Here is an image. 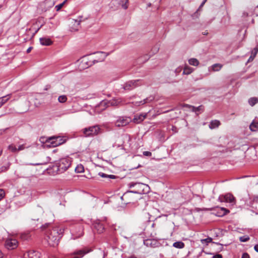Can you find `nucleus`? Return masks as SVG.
I'll return each instance as SVG.
<instances>
[{
	"instance_id": "obj_38",
	"label": "nucleus",
	"mask_w": 258,
	"mask_h": 258,
	"mask_svg": "<svg viewBox=\"0 0 258 258\" xmlns=\"http://www.w3.org/2000/svg\"><path fill=\"white\" fill-rule=\"evenodd\" d=\"M9 168V165L3 166L0 168V173L7 171Z\"/></svg>"
},
{
	"instance_id": "obj_9",
	"label": "nucleus",
	"mask_w": 258,
	"mask_h": 258,
	"mask_svg": "<svg viewBox=\"0 0 258 258\" xmlns=\"http://www.w3.org/2000/svg\"><path fill=\"white\" fill-rule=\"evenodd\" d=\"M140 82V80L128 81L124 85L123 89L125 90H131L140 86L141 85V84H139Z\"/></svg>"
},
{
	"instance_id": "obj_58",
	"label": "nucleus",
	"mask_w": 258,
	"mask_h": 258,
	"mask_svg": "<svg viewBox=\"0 0 258 258\" xmlns=\"http://www.w3.org/2000/svg\"><path fill=\"white\" fill-rule=\"evenodd\" d=\"M207 34H208V32H205L203 33L204 35H207Z\"/></svg>"
},
{
	"instance_id": "obj_8",
	"label": "nucleus",
	"mask_w": 258,
	"mask_h": 258,
	"mask_svg": "<svg viewBox=\"0 0 258 258\" xmlns=\"http://www.w3.org/2000/svg\"><path fill=\"white\" fill-rule=\"evenodd\" d=\"M131 121V118L126 116H119L115 122L116 126L120 127L127 125Z\"/></svg>"
},
{
	"instance_id": "obj_1",
	"label": "nucleus",
	"mask_w": 258,
	"mask_h": 258,
	"mask_svg": "<svg viewBox=\"0 0 258 258\" xmlns=\"http://www.w3.org/2000/svg\"><path fill=\"white\" fill-rule=\"evenodd\" d=\"M63 231L58 227H53L48 229L45 234V239L47 241L48 244L51 246H55L57 245Z\"/></svg>"
},
{
	"instance_id": "obj_13",
	"label": "nucleus",
	"mask_w": 258,
	"mask_h": 258,
	"mask_svg": "<svg viewBox=\"0 0 258 258\" xmlns=\"http://www.w3.org/2000/svg\"><path fill=\"white\" fill-rule=\"evenodd\" d=\"M40 255L39 252L31 250L24 254V258H40Z\"/></svg>"
},
{
	"instance_id": "obj_19",
	"label": "nucleus",
	"mask_w": 258,
	"mask_h": 258,
	"mask_svg": "<svg viewBox=\"0 0 258 258\" xmlns=\"http://www.w3.org/2000/svg\"><path fill=\"white\" fill-rule=\"evenodd\" d=\"M220 125V121L218 120H212L209 125V128L211 129H214L218 127Z\"/></svg>"
},
{
	"instance_id": "obj_49",
	"label": "nucleus",
	"mask_w": 258,
	"mask_h": 258,
	"mask_svg": "<svg viewBox=\"0 0 258 258\" xmlns=\"http://www.w3.org/2000/svg\"><path fill=\"white\" fill-rule=\"evenodd\" d=\"M82 18V17H80L79 18V20H75V23H77V25H79L80 23L82 21V20H81Z\"/></svg>"
},
{
	"instance_id": "obj_50",
	"label": "nucleus",
	"mask_w": 258,
	"mask_h": 258,
	"mask_svg": "<svg viewBox=\"0 0 258 258\" xmlns=\"http://www.w3.org/2000/svg\"><path fill=\"white\" fill-rule=\"evenodd\" d=\"M254 57H253V56H252L251 55H250V56L249 57L247 61L248 62H250V61H252L254 59Z\"/></svg>"
},
{
	"instance_id": "obj_25",
	"label": "nucleus",
	"mask_w": 258,
	"mask_h": 258,
	"mask_svg": "<svg viewBox=\"0 0 258 258\" xmlns=\"http://www.w3.org/2000/svg\"><path fill=\"white\" fill-rule=\"evenodd\" d=\"M258 102V99L256 97H251L248 100L249 104L253 106Z\"/></svg>"
},
{
	"instance_id": "obj_59",
	"label": "nucleus",
	"mask_w": 258,
	"mask_h": 258,
	"mask_svg": "<svg viewBox=\"0 0 258 258\" xmlns=\"http://www.w3.org/2000/svg\"><path fill=\"white\" fill-rule=\"evenodd\" d=\"M154 225H155V224H154V223H153V224H152V227H154Z\"/></svg>"
},
{
	"instance_id": "obj_18",
	"label": "nucleus",
	"mask_w": 258,
	"mask_h": 258,
	"mask_svg": "<svg viewBox=\"0 0 258 258\" xmlns=\"http://www.w3.org/2000/svg\"><path fill=\"white\" fill-rule=\"evenodd\" d=\"M154 100V97L152 96H151L147 98L140 101L139 102H136V104L138 105H143L145 103L150 102Z\"/></svg>"
},
{
	"instance_id": "obj_37",
	"label": "nucleus",
	"mask_w": 258,
	"mask_h": 258,
	"mask_svg": "<svg viewBox=\"0 0 258 258\" xmlns=\"http://www.w3.org/2000/svg\"><path fill=\"white\" fill-rule=\"evenodd\" d=\"M212 238L211 237H208V238H207L205 239H201V241L202 243H204L205 242L207 244L212 242Z\"/></svg>"
},
{
	"instance_id": "obj_33",
	"label": "nucleus",
	"mask_w": 258,
	"mask_h": 258,
	"mask_svg": "<svg viewBox=\"0 0 258 258\" xmlns=\"http://www.w3.org/2000/svg\"><path fill=\"white\" fill-rule=\"evenodd\" d=\"M128 0H121L120 4L121 5L122 8L124 10H126L128 8Z\"/></svg>"
},
{
	"instance_id": "obj_12",
	"label": "nucleus",
	"mask_w": 258,
	"mask_h": 258,
	"mask_svg": "<svg viewBox=\"0 0 258 258\" xmlns=\"http://www.w3.org/2000/svg\"><path fill=\"white\" fill-rule=\"evenodd\" d=\"M219 200L221 202H228L230 203H235V198L231 194H227L224 196H220L219 197Z\"/></svg>"
},
{
	"instance_id": "obj_22",
	"label": "nucleus",
	"mask_w": 258,
	"mask_h": 258,
	"mask_svg": "<svg viewBox=\"0 0 258 258\" xmlns=\"http://www.w3.org/2000/svg\"><path fill=\"white\" fill-rule=\"evenodd\" d=\"M144 243L147 246H150L152 247L156 244V241L152 239H146L144 240Z\"/></svg>"
},
{
	"instance_id": "obj_30",
	"label": "nucleus",
	"mask_w": 258,
	"mask_h": 258,
	"mask_svg": "<svg viewBox=\"0 0 258 258\" xmlns=\"http://www.w3.org/2000/svg\"><path fill=\"white\" fill-rule=\"evenodd\" d=\"M249 127L252 131H256L258 130V122H252Z\"/></svg>"
},
{
	"instance_id": "obj_48",
	"label": "nucleus",
	"mask_w": 258,
	"mask_h": 258,
	"mask_svg": "<svg viewBox=\"0 0 258 258\" xmlns=\"http://www.w3.org/2000/svg\"><path fill=\"white\" fill-rule=\"evenodd\" d=\"M171 130L174 133H176L177 132V128L175 126H172Z\"/></svg>"
},
{
	"instance_id": "obj_3",
	"label": "nucleus",
	"mask_w": 258,
	"mask_h": 258,
	"mask_svg": "<svg viewBox=\"0 0 258 258\" xmlns=\"http://www.w3.org/2000/svg\"><path fill=\"white\" fill-rule=\"evenodd\" d=\"M128 185L130 188H134V189L132 190L133 193L140 195L147 193L150 188L147 184L140 182H132L129 183Z\"/></svg>"
},
{
	"instance_id": "obj_28",
	"label": "nucleus",
	"mask_w": 258,
	"mask_h": 258,
	"mask_svg": "<svg viewBox=\"0 0 258 258\" xmlns=\"http://www.w3.org/2000/svg\"><path fill=\"white\" fill-rule=\"evenodd\" d=\"M211 67L213 71H219L221 69L222 65L220 63H215L212 65Z\"/></svg>"
},
{
	"instance_id": "obj_23",
	"label": "nucleus",
	"mask_w": 258,
	"mask_h": 258,
	"mask_svg": "<svg viewBox=\"0 0 258 258\" xmlns=\"http://www.w3.org/2000/svg\"><path fill=\"white\" fill-rule=\"evenodd\" d=\"M188 63L189 64L194 66H198L199 64V60L195 58H190L188 60Z\"/></svg>"
},
{
	"instance_id": "obj_11",
	"label": "nucleus",
	"mask_w": 258,
	"mask_h": 258,
	"mask_svg": "<svg viewBox=\"0 0 258 258\" xmlns=\"http://www.w3.org/2000/svg\"><path fill=\"white\" fill-rule=\"evenodd\" d=\"M93 228L96 230L98 233H102L105 230V226L104 223L100 220H96L93 224Z\"/></svg>"
},
{
	"instance_id": "obj_34",
	"label": "nucleus",
	"mask_w": 258,
	"mask_h": 258,
	"mask_svg": "<svg viewBox=\"0 0 258 258\" xmlns=\"http://www.w3.org/2000/svg\"><path fill=\"white\" fill-rule=\"evenodd\" d=\"M192 108L193 111L198 112L200 111H203L204 107L203 105H200L198 107L192 106Z\"/></svg>"
},
{
	"instance_id": "obj_39",
	"label": "nucleus",
	"mask_w": 258,
	"mask_h": 258,
	"mask_svg": "<svg viewBox=\"0 0 258 258\" xmlns=\"http://www.w3.org/2000/svg\"><path fill=\"white\" fill-rule=\"evenodd\" d=\"M257 52H258V48L257 47H255L252 50V51L251 52V55L252 56H253L254 57H255L256 54L257 53Z\"/></svg>"
},
{
	"instance_id": "obj_31",
	"label": "nucleus",
	"mask_w": 258,
	"mask_h": 258,
	"mask_svg": "<svg viewBox=\"0 0 258 258\" xmlns=\"http://www.w3.org/2000/svg\"><path fill=\"white\" fill-rule=\"evenodd\" d=\"M50 160V158L49 157H46V161H45L44 162L37 163H30V164H28V165H33V166H38V165H44V164H46L48 162H49Z\"/></svg>"
},
{
	"instance_id": "obj_36",
	"label": "nucleus",
	"mask_w": 258,
	"mask_h": 258,
	"mask_svg": "<svg viewBox=\"0 0 258 258\" xmlns=\"http://www.w3.org/2000/svg\"><path fill=\"white\" fill-rule=\"evenodd\" d=\"M159 47L158 45H155L152 48L151 53H152V54H155L158 52V51H159Z\"/></svg>"
},
{
	"instance_id": "obj_16",
	"label": "nucleus",
	"mask_w": 258,
	"mask_h": 258,
	"mask_svg": "<svg viewBox=\"0 0 258 258\" xmlns=\"http://www.w3.org/2000/svg\"><path fill=\"white\" fill-rule=\"evenodd\" d=\"M40 42L41 45L49 46L52 43V41L48 38L42 37L40 38Z\"/></svg>"
},
{
	"instance_id": "obj_60",
	"label": "nucleus",
	"mask_w": 258,
	"mask_h": 258,
	"mask_svg": "<svg viewBox=\"0 0 258 258\" xmlns=\"http://www.w3.org/2000/svg\"><path fill=\"white\" fill-rule=\"evenodd\" d=\"M128 258H137L136 257H135V256H131V257H130Z\"/></svg>"
},
{
	"instance_id": "obj_45",
	"label": "nucleus",
	"mask_w": 258,
	"mask_h": 258,
	"mask_svg": "<svg viewBox=\"0 0 258 258\" xmlns=\"http://www.w3.org/2000/svg\"><path fill=\"white\" fill-rule=\"evenodd\" d=\"M143 155L146 156H151L152 155V153L149 151H144L143 152Z\"/></svg>"
},
{
	"instance_id": "obj_43",
	"label": "nucleus",
	"mask_w": 258,
	"mask_h": 258,
	"mask_svg": "<svg viewBox=\"0 0 258 258\" xmlns=\"http://www.w3.org/2000/svg\"><path fill=\"white\" fill-rule=\"evenodd\" d=\"M252 202L258 203V196H253L252 197Z\"/></svg>"
},
{
	"instance_id": "obj_51",
	"label": "nucleus",
	"mask_w": 258,
	"mask_h": 258,
	"mask_svg": "<svg viewBox=\"0 0 258 258\" xmlns=\"http://www.w3.org/2000/svg\"><path fill=\"white\" fill-rule=\"evenodd\" d=\"M79 229L81 231V233L78 236V237H80L81 236H82L83 235V231H82V227L81 226H79Z\"/></svg>"
},
{
	"instance_id": "obj_14",
	"label": "nucleus",
	"mask_w": 258,
	"mask_h": 258,
	"mask_svg": "<svg viewBox=\"0 0 258 258\" xmlns=\"http://www.w3.org/2000/svg\"><path fill=\"white\" fill-rule=\"evenodd\" d=\"M96 59L93 60V63H95V62H101L103 61L105 58L108 56L109 54L108 53H106L103 51H100L96 53Z\"/></svg>"
},
{
	"instance_id": "obj_17",
	"label": "nucleus",
	"mask_w": 258,
	"mask_h": 258,
	"mask_svg": "<svg viewBox=\"0 0 258 258\" xmlns=\"http://www.w3.org/2000/svg\"><path fill=\"white\" fill-rule=\"evenodd\" d=\"M146 117V115L141 114H137L135 115L134 118V121L135 123H139L142 121Z\"/></svg>"
},
{
	"instance_id": "obj_42",
	"label": "nucleus",
	"mask_w": 258,
	"mask_h": 258,
	"mask_svg": "<svg viewBox=\"0 0 258 258\" xmlns=\"http://www.w3.org/2000/svg\"><path fill=\"white\" fill-rule=\"evenodd\" d=\"M239 239H240V241L241 242H246V241H247L249 239V238L248 237H245L244 236H243V237H240Z\"/></svg>"
},
{
	"instance_id": "obj_20",
	"label": "nucleus",
	"mask_w": 258,
	"mask_h": 258,
	"mask_svg": "<svg viewBox=\"0 0 258 258\" xmlns=\"http://www.w3.org/2000/svg\"><path fill=\"white\" fill-rule=\"evenodd\" d=\"M98 175L103 178H108L109 179H115L118 178V177L114 175H108L103 172H99Z\"/></svg>"
},
{
	"instance_id": "obj_53",
	"label": "nucleus",
	"mask_w": 258,
	"mask_h": 258,
	"mask_svg": "<svg viewBox=\"0 0 258 258\" xmlns=\"http://www.w3.org/2000/svg\"><path fill=\"white\" fill-rule=\"evenodd\" d=\"M254 250L258 252V244H256L254 247Z\"/></svg>"
},
{
	"instance_id": "obj_55",
	"label": "nucleus",
	"mask_w": 258,
	"mask_h": 258,
	"mask_svg": "<svg viewBox=\"0 0 258 258\" xmlns=\"http://www.w3.org/2000/svg\"><path fill=\"white\" fill-rule=\"evenodd\" d=\"M3 256H4L3 253H2L1 250H0V258H3Z\"/></svg>"
},
{
	"instance_id": "obj_10",
	"label": "nucleus",
	"mask_w": 258,
	"mask_h": 258,
	"mask_svg": "<svg viewBox=\"0 0 258 258\" xmlns=\"http://www.w3.org/2000/svg\"><path fill=\"white\" fill-rule=\"evenodd\" d=\"M111 106L118 107L126 104L125 100L123 98H114L108 101Z\"/></svg>"
},
{
	"instance_id": "obj_47",
	"label": "nucleus",
	"mask_w": 258,
	"mask_h": 258,
	"mask_svg": "<svg viewBox=\"0 0 258 258\" xmlns=\"http://www.w3.org/2000/svg\"><path fill=\"white\" fill-rule=\"evenodd\" d=\"M212 258H223L222 254H217L214 255Z\"/></svg>"
},
{
	"instance_id": "obj_62",
	"label": "nucleus",
	"mask_w": 258,
	"mask_h": 258,
	"mask_svg": "<svg viewBox=\"0 0 258 258\" xmlns=\"http://www.w3.org/2000/svg\"><path fill=\"white\" fill-rule=\"evenodd\" d=\"M256 8H258V5L256 6Z\"/></svg>"
},
{
	"instance_id": "obj_6",
	"label": "nucleus",
	"mask_w": 258,
	"mask_h": 258,
	"mask_svg": "<svg viewBox=\"0 0 258 258\" xmlns=\"http://www.w3.org/2000/svg\"><path fill=\"white\" fill-rule=\"evenodd\" d=\"M133 193L132 190L127 191L121 197L123 204L127 205L134 202L135 198L133 196Z\"/></svg>"
},
{
	"instance_id": "obj_29",
	"label": "nucleus",
	"mask_w": 258,
	"mask_h": 258,
	"mask_svg": "<svg viewBox=\"0 0 258 258\" xmlns=\"http://www.w3.org/2000/svg\"><path fill=\"white\" fill-rule=\"evenodd\" d=\"M99 106L100 107H103V109H104L107 107L110 106V105L108 103V101L103 100L102 102H100Z\"/></svg>"
},
{
	"instance_id": "obj_26",
	"label": "nucleus",
	"mask_w": 258,
	"mask_h": 258,
	"mask_svg": "<svg viewBox=\"0 0 258 258\" xmlns=\"http://www.w3.org/2000/svg\"><path fill=\"white\" fill-rule=\"evenodd\" d=\"M75 171L76 173H82L84 171V166L82 164L78 165L75 167Z\"/></svg>"
},
{
	"instance_id": "obj_46",
	"label": "nucleus",
	"mask_w": 258,
	"mask_h": 258,
	"mask_svg": "<svg viewBox=\"0 0 258 258\" xmlns=\"http://www.w3.org/2000/svg\"><path fill=\"white\" fill-rule=\"evenodd\" d=\"M241 258H250V256L247 253L244 252L242 254Z\"/></svg>"
},
{
	"instance_id": "obj_35",
	"label": "nucleus",
	"mask_w": 258,
	"mask_h": 258,
	"mask_svg": "<svg viewBox=\"0 0 258 258\" xmlns=\"http://www.w3.org/2000/svg\"><path fill=\"white\" fill-rule=\"evenodd\" d=\"M58 100L60 103H64L67 100V97L66 95H61L58 97Z\"/></svg>"
},
{
	"instance_id": "obj_4",
	"label": "nucleus",
	"mask_w": 258,
	"mask_h": 258,
	"mask_svg": "<svg viewBox=\"0 0 258 258\" xmlns=\"http://www.w3.org/2000/svg\"><path fill=\"white\" fill-rule=\"evenodd\" d=\"M66 142V140L63 137L56 136L47 138L45 141L46 146L48 147H56L62 145Z\"/></svg>"
},
{
	"instance_id": "obj_7",
	"label": "nucleus",
	"mask_w": 258,
	"mask_h": 258,
	"mask_svg": "<svg viewBox=\"0 0 258 258\" xmlns=\"http://www.w3.org/2000/svg\"><path fill=\"white\" fill-rule=\"evenodd\" d=\"M5 247L10 250H12L16 248L18 245V241L17 239L8 238L5 241Z\"/></svg>"
},
{
	"instance_id": "obj_61",
	"label": "nucleus",
	"mask_w": 258,
	"mask_h": 258,
	"mask_svg": "<svg viewBox=\"0 0 258 258\" xmlns=\"http://www.w3.org/2000/svg\"><path fill=\"white\" fill-rule=\"evenodd\" d=\"M2 106L1 104H0V107Z\"/></svg>"
},
{
	"instance_id": "obj_5",
	"label": "nucleus",
	"mask_w": 258,
	"mask_h": 258,
	"mask_svg": "<svg viewBox=\"0 0 258 258\" xmlns=\"http://www.w3.org/2000/svg\"><path fill=\"white\" fill-rule=\"evenodd\" d=\"M100 132V128L99 125H95L83 130V133L86 137L96 136Z\"/></svg>"
},
{
	"instance_id": "obj_32",
	"label": "nucleus",
	"mask_w": 258,
	"mask_h": 258,
	"mask_svg": "<svg viewBox=\"0 0 258 258\" xmlns=\"http://www.w3.org/2000/svg\"><path fill=\"white\" fill-rule=\"evenodd\" d=\"M8 149L13 153H16L17 152V148L14 144L10 145L8 146Z\"/></svg>"
},
{
	"instance_id": "obj_27",
	"label": "nucleus",
	"mask_w": 258,
	"mask_h": 258,
	"mask_svg": "<svg viewBox=\"0 0 258 258\" xmlns=\"http://www.w3.org/2000/svg\"><path fill=\"white\" fill-rule=\"evenodd\" d=\"M10 98V95H8L0 98V104L2 106Z\"/></svg>"
},
{
	"instance_id": "obj_56",
	"label": "nucleus",
	"mask_w": 258,
	"mask_h": 258,
	"mask_svg": "<svg viewBox=\"0 0 258 258\" xmlns=\"http://www.w3.org/2000/svg\"><path fill=\"white\" fill-rule=\"evenodd\" d=\"M206 1H207V0H204V1L202 2V3L201 4V5L200 7H202V6H203V5L205 4V3H206Z\"/></svg>"
},
{
	"instance_id": "obj_52",
	"label": "nucleus",
	"mask_w": 258,
	"mask_h": 258,
	"mask_svg": "<svg viewBox=\"0 0 258 258\" xmlns=\"http://www.w3.org/2000/svg\"><path fill=\"white\" fill-rule=\"evenodd\" d=\"M28 234H24L22 235V237L25 239H27L29 237Z\"/></svg>"
},
{
	"instance_id": "obj_15",
	"label": "nucleus",
	"mask_w": 258,
	"mask_h": 258,
	"mask_svg": "<svg viewBox=\"0 0 258 258\" xmlns=\"http://www.w3.org/2000/svg\"><path fill=\"white\" fill-rule=\"evenodd\" d=\"M218 211L216 215L218 217H222L226 215L227 213H229V210L225 208L218 207Z\"/></svg>"
},
{
	"instance_id": "obj_40",
	"label": "nucleus",
	"mask_w": 258,
	"mask_h": 258,
	"mask_svg": "<svg viewBox=\"0 0 258 258\" xmlns=\"http://www.w3.org/2000/svg\"><path fill=\"white\" fill-rule=\"evenodd\" d=\"M64 3H65V1H64L63 3L59 4V5H56L55 7V8L56 10L57 11L60 10L61 9V8L63 7V6Z\"/></svg>"
},
{
	"instance_id": "obj_21",
	"label": "nucleus",
	"mask_w": 258,
	"mask_h": 258,
	"mask_svg": "<svg viewBox=\"0 0 258 258\" xmlns=\"http://www.w3.org/2000/svg\"><path fill=\"white\" fill-rule=\"evenodd\" d=\"M194 69L186 65L183 69V74L189 75L194 71Z\"/></svg>"
},
{
	"instance_id": "obj_54",
	"label": "nucleus",
	"mask_w": 258,
	"mask_h": 258,
	"mask_svg": "<svg viewBox=\"0 0 258 258\" xmlns=\"http://www.w3.org/2000/svg\"><path fill=\"white\" fill-rule=\"evenodd\" d=\"M32 47H29V48L27 49V53H29V52L31 51V50H32Z\"/></svg>"
},
{
	"instance_id": "obj_41",
	"label": "nucleus",
	"mask_w": 258,
	"mask_h": 258,
	"mask_svg": "<svg viewBox=\"0 0 258 258\" xmlns=\"http://www.w3.org/2000/svg\"><path fill=\"white\" fill-rule=\"evenodd\" d=\"M5 192L4 189H0V201L4 197Z\"/></svg>"
},
{
	"instance_id": "obj_57",
	"label": "nucleus",
	"mask_w": 258,
	"mask_h": 258,
	"mask_svg": "<svg viewBox=\"0 0 258 258\" xmlns=\"http://www.w3.org/2000/svg\"><path fill=\"white\" fill-rule=\"evenodd\" d=\"M2 153H3V150L1 149V150H0V156L2 155Z\"/></svg>"
},
{
	"instance_id": "obj_24",
	"label": "nucleus",
	"mask_w": 258,
	"mask_h": 258,
	"mask_svg": "<svg viewBox=\"0 0 258 258\" xmlns=\"http://www.w3.org/2000/svg\"><path fill=\"white\" fill-rule=\"evenodd\" d=\"M184 243L182 241H176L174 242L173 246L177 248H182L184 247Z\"/></svg>"
},
{
	"instance_id": "obj_44",
	"label": "nucleus",
	"mask_w": 258,
	"mask_h": 258,
	"mask_svg": "<svg viewBox=\"0 0 258 258\" xmlns=\"http://www.w3.org/2000/svg\"><path fill=\"white\" fill-rule=\"evenodd\" d=\"M25 148V145H24V144H23V145H20V146L18 147V148H17V152H18V151H19L23 150H24Z\"/></svg>"
},
{
	"instance_id": "obj_2",
	"label": "nucleus",
	"mask_w": 258,
	"mask_h": 258,
	"mask_svg": "<svg viewBox=\"0 0 258 258\" xmlns=\"http://www.w3.org/2000/svg\"><path fill=\"white\" fill-rule=\"evenodd\" d=\"M71 159L69 157L61 158L55 163L52 169L56 174H61L71 167Z\"/></svg>"
}]
</instances>
